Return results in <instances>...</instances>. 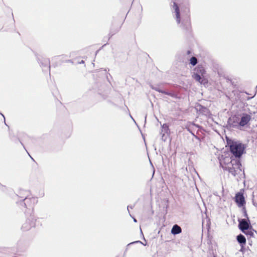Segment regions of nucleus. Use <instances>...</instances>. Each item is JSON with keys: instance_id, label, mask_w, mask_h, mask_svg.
<instances>
[{"instance_id": "nucleus-24", "label": "nucleus", "mask_w": 257, "mask_h": 257, "mask_svg": "<svg viewBox=\"0 0 257 257\" xmlns=\"http://www.w3.org/2000/svg\"><path fill=\"white\" fill-rule=\"evenodd\" d=\"M125 253H126V252H125V251H124V253H123V257H125Z\"/></svg>"}, {"instance_id": "nucleus-1", "label": "nucleus", "mask_w": 257, "mask_h": 257, "mask_svg": "<svg viewBox=\"0 0 257 257\" xmlns=\"http://www.w3.org/2000/svg\"><path fill=\"white\" fill-rule=\"evenodd\" d=\"M245 147L242 144L233 142L230 146L231 153L235 157L239 158L243 153Z\"/></svg>"}, {"instance_id": "nucleus-19", "label": "nucleus", "mask_w": 257, "mask_h": 257, "mask_svg": "<svg viewBox=\"0 0 257 257\" xmlns=\"http://www.w3.org/2000/svg\"><path fill=\"white\" fill-rule=\"evenodd\" d=\"M162 127L164 129H166V128H168V126L166 124H163V126H162Z\"/></svg>"}, {"instance_id": "nucleus-21", "label": "nucleus", "mask_w": 257, "mask_h": 257, "mask_svg": "<svg viewBox=\"0 0 257 257\" xmlns=\"http://www.w3.org/2000/svg\"><path fill=\"white\" fill-rule=\"evenodd\" d=\"M206 226V229L209 231V229L210 228V226L208 225V226Z\"/></svg>"}, {"instance_id": "nucleus-14", "label": "nucleus", "mask_w": 257, "mask_h": 257, "mask_svg": "<svg viewBox=\"0 0 257 257\" xmlns=\"http://www.w3.org/2000/svg\"><path fill=\"white\" fill-rule=\"evenodd\" d=\"M190 63L193 65L195 66L197 63V59L195 57H192L191 58L190 60Z\"/></svg>"}, {"instance_id": "nucleus-4", "label": "nucleus", "mask_w": 257, "mask_h": 257, "mask_svg": "<svg viewBox=\"0 0 257 257\" xmlns=\"http://www.w3.org/2000/svg\"><path fill=\"white\" fill-rule=\"evenodd\" d=\"M235 202L238 207H242L245 209V201L242 193L239 192L235 194Z\"/></svg>"}, {"instance_id": "nucleus-15", "label": "nucleus", "mask_w": 257, "mask_h": 257, "mask_svg": "<svg viewBox=\"0 0 257 257\" xmlns=\"http://www.w3.org/2000/svg\"><path fill=\"white\" fill-rule=\"evenodd\" d=\"M238 225H248V224L247 221L245 219H241L239 221Z\"/></svg>"}, {"instance_id": "nucleus-2", "label": "nucleus", "mask_w": 257, "mask_h": 257, "mask_svg": "<svg viewBox=\"0 0 257 257\" xmlns=\"http://www.w3.org/2000/svg\"><path fill=\"white\" fill-rule=\"evenodd\" d=\"M241 164L239 160L233 161V163L226 170H227L234 176L241 172Z\"/></svg>"}, {"instance_id": "nucleus-13", "label": "nucleus", "mask_w": 257, "mask_h": 257, "mask_svg": "<svg viewBox=\"0 0 257 257\" xmlns=\"http://www.w3.org/2000/svg\"><path fill=\"white\" fill-rule=\"evenodd\" d=\"M201 76L202 75H200L199 73H194L193 77L197 81L201 82Z\"/></svg>"}, {"instance_id": "nucleus-17", "label": "nucleus", "mask_w": 257, "mask_h": 257, "mask_svg": "<svg viewBox=\"0 0 257 257\" xmlns=\"http://www.w3.org/2000/svg\"><path fill=\"white\" fill-rule=\"evenodd\" d=\"M137 243H140L143 244L142 242V241H139H139H133V242H131V243H128V244L127 245V247H126V249H125V251H124L126 252V251L128 250V246L130 245H131V244H132Z\"/></svg>"}, {"instance_id": "nucleus-9", "label": "nucleus", "mask_w": 257, "mask_h": 257, "mask_svg": "<svg viewBox=\"0 0 257 257\" xmlns=\"http://www.w3.org/2000/svg\"><path fill=\"white\" fill-rule=\"evenodd\" d=\"M174 8L175 9L176 21H177V23L178 24H179L181 23V19H180V14H179V9L178 7L177 6V4L175 3H174Z\"/></svg>"}, {"instance_id": "nucleus-3", "label": "nucleus", "mask_w": 257, "mask_h": 257, "mask_svg": "<svg viewBox=\"0 0 257 257\" xmlns=\"http://www.w3.org/2000/svg\"><path fill=\"white\" fill-rule=\"evenodd\" d=\"M234 159H232L231 157L228 156H224L222 155L219 159L220 166L224 169H227L233 163Z\"/></svg>"}, {"instance_id": "nucleus-28", "label": "nucleus", "mask_w": 257, "mask_h": 257, "mask_svg": "<svg viewBox=\"0 0 257 257\" xmlns=\"http://www.w3.org/2000/svg\"><path fill=\"white\" fill-rule=\"evenodd\" d=\"M134 221H135V222H136V221H137V220H136V219H134Z\"/></svg>"}, {"instance_id": "nucleus-16", "label": "nucleus", "mask_w": 257, "mask_h": 257, "mask_svg": "<svg viewBox=\"0 0 257 257\" xmlns=\"http://www.w3.org/2000/svg\"><path fill=\"white\" fill-rule=\"evenodd\" d=\"M137 243H140L143 244L142 242V241H139H139H133V242H131V243H128V244L127 245V247H126V249H125V251H124L126 252V251L128 250V246L130 245H131V244H132Z\"/></svg>"}, {"instance_id": "nucleus-27", "label": "nucleus", "mask_w": 257, "mask_h": 257, "mask_svg": "<svg viewBox=\"0 0 257 257\" xmlns=\"http://www.w3.org/2000/svg\"><path fill=\"white\" fill-rule=\"evenodd\" d=\"M84 63V61H83V60H82V61H81V63Z\"/></svg>"}, {"instance_id": "nucleus-20", "label": "nucleus", "mask_w": 257, "mask_h": 257, "mask_svg": "<svg viewBox=\"0 0 257 257\" xmlns=\"http://www.w3.org/2000/svg\"><path fill=\"white\" fill-rule=\"evenodd\" d=\"M152 88L153 89H155L156 90H157V91H159V92H161V91H160V90H159V89H157V88H154V87H152ZM161 92H162V91H161Z\"/></svg>"}, {"instance_id": "nucleus-22", "label": "nucleus", "mask_w": 257, "mask_h": 257, "mask_svg": "<svg viewBox=\"0 0 257 257\" xmlns=\"http://www.w3.org/2000/svg\"><path fill=\"white\" fill-rule=\"evenodd\" d=\"M244 249V247L242 248V247H241V248H240V251H243Z\"/></svg>"}, {"instance_id": "nucleus-18", "label": "nucleus", "mask_w": 257, "mask_h": 257, "mask_svg": "<svg viewBox=\"0 0 257 257\" xmlns=\"http://www.w3.org/2000/svg\"><path fill=\"white\" fill-rule=\"evenodd\" d=\"M28 227H29V226H25V227L22 226V227H21V230L23 231L28 230L30 229V228Z\"/></svg>"}, {"instance_id": "nucleus-11", "label": "nucleus", "mask_w": 257, "mask_h": 257, "mask_svg": "<svg viewBox=\"0 0 257 257\" xmlns=\"http://www.w3.org/2000/svg\"><path fill=\"white\" fill-rule=\"evenodd\" d=\"M182 231V229L180 226H173L171 229V233L174 235L179 234Z\"/></svg>"}, {"instance_id": "nucleus-12", "label": "nucleus", "mask_w": 257, "mask_h": 257, "mask_svg": "<svg viewBox=\"0 0 257 257\" xmlns=\"http://www.w3.org/2000/svg\"><path fill=\"white\" fill-rule=\"evenodd\" d=\"M197 73H199L200 75L203 76V74L205 73V70L204 68L202 66H199L197 67L196 69Z\"/></svg>"}, {"instance_id": "nucleus-8", "label": "nucleus", "mask_w": 257, "mask_h": 257, "mask_svg": "<svg viewBox=\"0 0 257 257\" xmlns=\"http://www.w3.org/2000/svg\"><path fill=\"white\" fill-rule=\"evenodd\" d=\"M25 201V204L26 206V207H33V205L35 203V198H28L27 197H26L24 199Z\"/></svg>"}, {"instance_id": "nucleus-23", "label": "nucleus", "mask_w": 257, "mask_h": 257, "mask_svg": "<svg viewBox=\"0 0 257 257\" xmlns=\"http://www.w3.org/2000/svg\"><path fill=\"white\" fill-rule=\"evenodd\" d=\"M129 207H131V208H133V207H132V206H127V210H128V208H129Z\"/></svg>"}, {"instance_id": "nucleus-7", "label": "nucleus", "mask_w": 257, "mask_h": 257, "mask_svg": "<svg viewBox=\"0 0 257 257\" xmlns=\"http://www.w3.org/2000/svg\"><path fill=\"white\" fill-rule=\"evenodd\" d=\"M236 240L242 248L244 247L246 244V240L245 236L242 234H239L236 236Z\"/></svg>"}, {"instance_id": "nucleus-26", "label": "nucleus", "mask_w": 257, "mask_h": 257, "mask_svg": "<svg viewBox=\"0 0 257 257\" xmlns=\"http://www.w3.org/2000/svg\"><path fill=\"white\" fill-rule=\"evenodd\" d=\"M140 229L141 232L142 233V229H141V227H140Z\"/></svg>"}, {"instance_id": "nucleus-10", "label": "nucleus", "mask_w": 257, "mask_h": 257, "mask_svg": "<svg viewBox=\"0 0 257 257\" xmlns=\"http://www.w3.org/2000/svg\"><path fill=\"white\" fill-rule=\"evenodd\" d=\"M190 23L189 17L187 14L186 19L183 20L182 24L180 26L182 27V28H183V29L185 28L187 29L190 27Z\"/></svg>"}, {"instance_id": "nucleus-5", "label": "nucleus", "mask_w": 257, "mask_h": 257, "mask_svg": "<svg viewBox=\"0 0 257 257\" xmlns=\"http://www.w3.org/2000/svg\"><path fill=\"white\" fill-rule=\"evenodd\" d=\"M239 229L242 232L249 236L253 235V231L254 230L252 228V226H238Z\"/></svg>"}, {"instance_id": "nucleus-25", "label": "nucleus", "mask_w": 257, "mask_h": 257, "mask_svg": "<svg viewBox=\"0 0 257 257\" xmlns=\"http://www.w3.org/2000/svg\"><path fill=\"white\" fill-rule=\"evenodd\" d=\"M186 12L188 13L189 12V9H187L186 10Z\"/></svg>"}, {"instance_id": "nucleus-6", "label": "nucleus", "mask_w": 257, "mask_h": 257, "mask_svg": "<svg viewBox=\"0 0 257 257\" xmlns=\"http://www.w3.org/2000/svg\"><path fill=\"white\" fill-rule=\"evenodd\" d=\"M250 119L251 116L249 114L243 113L239 122V125L241 126H245L250 121Z\"/></svg>"}]
</instances>
